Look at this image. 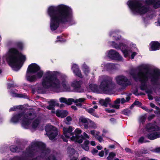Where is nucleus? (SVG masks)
Masks as SVG:
<instances>
[{
    "mask_svg": "<svg viewBox=\"0 0 160 160\" xmlns=\"http://www.w3.org/2000/svg\"><path fill=\"white\" fill-rule=\"evenodd\" d=\"M154 116H155V115H154L149 116L148 117V119H152V118H154Z\"/></svg>",
    "mask_w": 160,
    "mask_h": 160,
    "instance_id": "nucleus-64",
    "label": "nucleus"
},
{
    "mask_svg": "<svg viewBox=\"0 0 160 160\" xmlns=\"http://www.w3.org/2000/svg\"><path fill=\"white\" fill-rule=\"evenodd\" d=\"M86 100L85 98H81L79 99H74V101L73 102H74L75 103H78V102H84Z\"/></svg>",
    "mask_w": 160,
    "mask_h": 160,
    "instance_id": "nucleus-35",
    "label": "nucleus"
},
{
    "mask_svg": "<svg viewBox=\"0 0 160 160\" xmlns=\"http://www.w3.org/2000/svg\"><path fill=\"white\" fill-rule=\"evenodd\" d=\"M146 128L147 132L144 135L149 139L153 140L160 137V127L150 123L147 124Z\"/></svg>",
    "mask_w": 160,
    "mask_h": 160,
    "instance_id": "nucleus-10",
    "label": "nucleus"
},
{
    "mask_svg": "<svg viewBox=\"0 0 160 160\" xmlns=\"http://www.w3.org/2000/svg\"><path fill=\"white\" fill-rule=\"evenodd\" d=\"M105 67L110 69L116 68V65L113 63H107L105 65Z\"/></svg>",
    "mask_w": 160,
    "mask_h": 160,
    "instance_id": "nucleus-29",
    "label": "nucleus"
},
{
    "mask_svg": "<svg viewBox=\"0 0 160 160\" xmlns=\"http://www.w3.org/2000/svg\"><path fill=\"white\" fill-rule=\"evenodd\" d=\"M146 119L145 116H141L139 118V121L140 123H143L144 122Z\"/></svg>",
    "mask_w": 160,
    "mask_h": 160,
    "instance_id": "nucleus-39",
    "label": "nucleus"
},
{
    "mask_svg": "<svg viewBox=\"0 0 160 160\" xmlns=\"http://www.w3.org/2000/svg\"><path fill=\"white\" fill-rule=\"evenodd\" d=\"M98 152V150H97L95 149H93L92 150V153L93 154H94L95 153H97Z\"/></svg>",
    "mask_w": 160,
    "mask_h": 160,
    "instance_id": "nucleus-55",
    "label": "nucleus"
},
{
    "mask_svg": "<svg viewBox=\"0 0 160 160\" xmlns=\"http://www.w3.org/2000/svg\"><path fill=\"white\" fill-rule=\"evenodd\" d=\"M115 79L117 84L123 87H126L131 84L130 81L123 75L118 76L115 78Z\"/></svg>",
    "mask_w": 160,
    "mask_h": 160,
    "instance_id": "nucleus-12",
    "label": "nucleus"
},
{
    "mask_svg": "<svg viewBox=\"0 0 160 160\" xmlns=\"http://www.w3.org/2000/svg\"><path fill=\"white\" fill-rule=\"evenodd\" d=\"M108 57L110 58L118 61H122V58L116 51L111 49L107 52Z\"/></svg>",
    "mask_w": 160,
    "mask_h": 160,
    "instance_id": "nucleus-14",
    "label": "nucleus"
},
{
    "mask_svg": "<svg viewBox=\"0 0 160 160\" xmlns=\"http://www.w3.org/2000/svg\"><path fill=\"white\" fill-rule=\"evenodd\" d=\"M56 101L55 99L51 100L50 102L49 105L47 107V108L49 110H52V112L54 113L55 112L53 111V108L54 107V105L56 103Z\"/></svg>",
    "mask_w": 160,
    "mask_h": 160,
    "instance_id": "nucleus-24",
    "label": "nucleus"
},
{
    "mask_svg": "<svg viewBox=\"0 0 160 160\" xmlns=\"http://www.w3.org/2000/svg\"><path fill=\"white\" fill-rule=\"evenodd\" d=\"M123 113L125 115L129 116L131 114V112L129 110H125L123 111Z\"/></svg>",
    "mask_w": 160,
    "mask_h": 160,
    "instance_id": "nucleus-40",
    "label": "nucleus"
},
{
    "mask_svg": "<svg viewBox=\"0 0 160 160\" xmlns=\"http://www.w3.org/2000/svg\"><path fill=\"white\" fill-rule=\"evenodd\" d=\"M57 40L55 41L56 42H58V41H62V38L60 36H58L57 37Z\"/></svg>",
    "mask_w": 160,
    "mask_h": 160,
    "instance_id": "nucleus-49",
    "label": "nucleus"
},
{
    "mask_svg": "<svg viewBox=\"0 0 160 160\" xmlns=\"http://www.w3.org/2000/svg\"><path fill=\"white\" fill-rule=\"evenodd\" d=\"M67 76L60 72L56 71H48L43 76L41 83H38L31 88L34 92L37 91L39 93L44 92L46 89L50 87L54 88L56 92H82L84 90L82 88V82L76 80L73 81L71 84L73 88L72 89L68 82Z\"/></svg>",
    "mask_w": 160,
    "mask_h": 160,
    "instance_id": "nucleus-1",
    "label": "nucleus"
},
{
    "mask_svg": "<svg viewBox=\"0 0 160 160\" xmlns=\"http://www.w3.org/2000/svg\"><path fill=\"white\" fill-rule=\"evenodd\" d=\"M142 108L144 109V110H145L146 111L148 112H150L152 111V110H150L148 109V108L146 107H142Z\"/></svg>",
    "mask_w": 160,
    "mask_h": 160,
    "instance_id": "nucleus-48",
    "label": "nucleus"
},
{
    "mask_svg": "<svg viewBox=\"0 0 160 160\" xmlns=\"http://www.w3.org/2000/svg\"><path fill=\"white\" fill-rule=\"evenodd\" d=\"M133 93L136 96H138L139 95V94H138V91L137 90L136 91H133Z\"/></svg>",
    "mask_w": 160,
    "mask_h": 160,
    "instance_id": "nucleus-57",
    "label": "nucleus"
},
{
    "mask_svg": "<svg viewBox=\"0 0 160 160\" xmlns=\"http://www.w3.org/2000/svg\"><path fill=\"white\" fill-rule=\"evenodd\" d=\"M96 138H97L98 140L100 142H102L103 141L102 137L100 135L97 137Z\"/></svg>",
    "mask_w": 160,
    "mask_h": 160,
    "instance_id": "nucleus-44",
    "label": "nucleus"
},
{
    "mask_svg": "<svg viewBox=\"0 0 160 160\" xmlns=\"http://www.w3.org/2000/svg\"><path fill=\"white\" fill-rule=\"evenodd\" d=\"M105 111L108 113H111V112H114L115 111L113 109H106Z\"/></svg>",
    "mask_w": 160,
    "mask_h": 160,
    "instance_id": "nucleus-46",
    "label": "nucleus"
},
{
    "mask_svg": "<svg viewBox=\"0 0 160 160\" xmlns=\"http://www.w3.org/2000/svg\"><path fill=\"white\" fill-rule=\"evenodd\" d=\"M83 136L85 138H89V136L86 133L84 132L83 133Z\"/></svg>",
    "mask_w": 160,
    "mask_h": 160,
    "instance_id": "nucleus-54",
    "label": "nucleus"
},
{
    "mask_svg": "<svg viewBox=\"0 0 160 160\" xmlns=\"http://www.w3.org/2000/svg\"><path fill=\"white\" fill-rule=\"evenodd\" d=\"M89 127L93 128H96L97 127L96 124L93 121H90L89 122Z\"/></svg>",
    "mask_w": 160,
    "mask_h": 160,
    "instance_id": "nucleus-37",
    "label": "nucleus"
},
{
    "mask_svg": "<svg viewBox=\"0 0 160 160\" xmlns=\"http://www.w3.org/2000/svg\"><path fill=\"white\" fill-rule=\"evenodd\" d=\"M90 133L93 137L96 138L100 135V132L98 131H96L95 130H92L90 131Z\"/></svg>",
    "mask_w": 160,
    "mask_h": 160,
    "instance_id": "nucleus-30",
    "label": "nucleus"
},
{
    "mask_svg": "<svg viewBox=\"0 0 160 160\" xmlns=\"http://www.w3.org/2000/svg\"><path fill=\"white\" fill-rule=\"evenodd\" d=\"M79 122L86 123L88 122L87 119L83 117H81L79 119Z\"/></svg>",
    "mask_w": 160,
    "mask_h": 160,
    "instance_id": "nucleus-34",
    "label": "nucleus"
},
{
    "mask_svg": "<svg viewBox=\"0 0 160 160\" xmlns=\"http://www.w3.org/2000/svg\"><path fill=\"white\" fill-rule=\"evenodd\" d=\"M35 149H40L42 151V154L45 156L48 155L50 152L49 149L45 148V144L42 142H38L32 143L31 146L29 147L28 152L31 153Z\"/></svg>",
    "mask_w": 160,
    "mask_h": 160,
    "instance_id": "nucleus-11",
    "label": "nucleus"
},
{
    "mask_svg": "<svg viewBox=\"0 0 160 160\" xmlns=\"http://www.w3.org/2000/svg\"><path fill=\"white\" fill-rule=\"evenodd\" d=\"M89 142L88 140H86L81 145L82 148L85 151H88L89 148L88 145Z\"/></svg>",
    "mask_w": 160,
    "mask_h": 160,
    "instance_id": "nucleus-26",
    "label": "nucleus"
},
{
    "mask_svg": "<svg viewBox=\"0 0 160 160\" xmlns=\"http://www.w3.org/2000/svg\"><path fill=\"white\" fill-rule=\"evenodd\" d=\"M130 99V98L129 96L127 97L126 99L124 98H122L121 100H120V98H118L114 101V104L112 105V107L118 109L119 108L120 105L119 104L120 102H121L122 103H124L125 102L128 101Z\"/></svg>",
    "mask_w": 160,
    "mask_h": 160,
    "instance_id": "nucleus-15",
    "label": "nucleus"
},
{
    "mask_svg": "<svg viewBox=\"0 0 160 160\" xmlns=\"http://www.w3.org/2000/svg\"><path fill=\"white\" fill-rule=\"evenodd\" d=\"M90 144L92 146H94L96 145L95 141H92L90 142Z\"/></svg>",
    "mask_w": 160,
    "mask_h": 160,
    "instance_id": "nucleus-58",
    "label": "nucleus"
},
{
    "mask_svg": "<svg viewBox=\"0 0 160 160\" xmlns=\"http://www.w3.org/2000/svg\"><path fill=\"white\" fill-rule=\"evenodd\" d=\"M156 25L160 26V14L159 15L157 22H155Z\"/></svg>",
    "mask_w": 160,
    "mask_h": 160,
    "instance_id": "nucleus-50",
    "label": "nucleus"
},
{
    "mask_svg": "<svg viewBox=\"0 0 160 160\" xmlns=\"http://www.w3.org/2000/svg\"><path fill=\"white\" fill-rule=\"evenodd\" d=\"M71 152L72 153L70 156L71 160H77L78 156V153L73 149L71 150Z\"/></svg>",
    "mask_w": 160,
    "mask_h": 160,
    "instance_id": "nucleus-23",
    "label": "nucleus"
},
{
    "mask_svg": "<svg viewBox=\"0 0 160 160\" xmlns=\"http://www.w3.org/2000/svg\"><path fill=\"white\" fill-rule=\"evenodd\" d=\"M127 4L132 14L142 15L149 12L150 5L156 9L160 8V0H130Z\"/></svg>",
    "mask_w": 160,
    "mask_h": 160,
    "instance_id": "nucleus-4",
    "label": "nucleus"
},
{
    "mask_svg": "<svg viewBox=\"0 0 160 160\" xmlns=\"http://www.w3.org/2000/svg\"><path fill=\"white\" fill-rule=\"evenodd\" d=\"M155 100L156 101H160V98L156 97L155 98Z\"/></svg>",
    "mask_w": 160,
    "mask_h": 160,
    "instance_id": "nucleus-62",
    "label": "nucleus"
},
{
    "mask_svg": "<svg viewBox=\"0 0 160 160\" xmlns=\"http://www.w3.org/2000/svg\"><path fill=\"white\" fill-rule=\"evenodd\" d=\"M57 155L56 152H54L53 154H51L46 160H56V156Z\"/></svg>",
    "mask_w": 160,
    "mask_h": 160,
    "instance_id": "nucleus-31",
    "label": "nucleus"
},
{
    "mask_svg": "<svg viewBox=\"0 0 160 160\" xmlns=\"http://www.w3.org/2000/svg\"><path fill=\"white\" fill-rule=\"evenodd\" d=\"M149 50L150 51H154L160 49V44L158 42H151L149 44Z\"/></svg>",
    "mask_w": 160,
    "mask_h": 160,
    "instance_id": "nucleus-17",
    "label": "nucleus"
},
{
    "mask_svg": "<svg viewBox=\"0 0 160 160\" xmlns=\"http://www.w3.org/2000/svg\"><path fill=\"white\" fill-rule=\"evenodd\" d=\"M17 90L15 89H12L10 92V94L12 97L25 98L27 96L25 94L17 93Z\"/></svg>",
    "mask_w": 160,
    "mask_h": 160,
    "instance_id": "nucleus-18",
    "label": "nucleus"
},
{
    "mask_svg": "<svg viewBox=\"0 0 160 160\" xmlns=\"http://www.w3.org/2000/svg\"><path fill=\"white\" fill-rule=\"evenodd\" d=\"M66 120H67V122H66V123L67 124H69L70 123L69 122L72 121V118L70 116H68L66 118Z\"/></svg>",
    "mask_w": 160,
    "mask_h": 160,
    "instance_id": "nucleus-42",
    "label": "nucleus"
},
{
    "mask_svg": "<svg viewBox=\"0 0 160 160\" xmlns=\"http://www.w3.org/2000/svg\"><path fill=\"white\" fill-rule=\"evenodd\" d=\"M116 154L115 153L110 152L108 156L107 157V159L108 160H113V158L116 156Z\"/></svg>",
    "mask_w": 160,
    "mask_h": 160,
    "instance_id": "nucleus-32",
    "label": "nucleus"
},
{
    "mask_svg": "<svg viewBox=\"0 0 160 160\" xmlns=\"http://www.w3.org/2000/svg\"><path fill=\"white\" fill-rule=\"evenodd\" d=\"M10 151L12 152H16L17 151L18 148L14 145L11 146L10 147Z\"/></svg>",
    "mask_w": 160,
    "mask_h": 160,
    "instance_id": "nucleus-36",
    "label": "nucleus"
},
{
    "mask_svg": "<svg viewBox=\"0 0 160 160\" xmlns=\"http://www.w3.org/2000/svg\"><path fill=\"white\" fill-rule=\"evenodd\" d=\"M56 116L59 118H63L68 115V112L66 110H57L55 112Z\"/></svg>",
    "mask_w": 160,
    "mask_h": 160,
    "instance_id": "nucleus-19",
    "label": "nucleus"
},
{
    "mask_svg": "<svg viewBox=\"0 0 160 160\" xmlns=\"http://www.w3.org/2000/svg\"><path fill=\"white\" fill-rule=\"evenodd\" d=\"M41 121V117L31 112L15 113L10 120V122L14 124L20 122L22 126L25 128H32L33 129L36 128Z\"/></svg>",
    "mask_w": 160,
    "mask_h": 160,
    "instance_id": "nucleus-3",
    "label": "nucleus"
},
{
    "mask_svg": "<svg viewBox=\"0 0 160 160\" xmlns=\"http://www.w3.org/2000/svg\"><path fill=\"white\" fill-rule=\"evenodd\" d=\"M87 111L89 113L92 114L93 116L99 118L98 115L95 112V110L93 108H90L87 109Z\"/></svg>",
    "mask_w": 160,
    "mask_h": 160,
    "instance_id": "nucleus-27",
    "label": "nucleus"
},
{
    "mask_svg": "<svg viewBox=\"0 0 160 160\" xmlns=\"http://www.w3.org/2000/svg\"><path fill=\"white\" fill-rule=\"evenodd\" d=\"M82 69L85 75L86 76H88L90 72L89 67L86 64L84 63L82 65Z\"/></svg>",
    "mask_w": 160,
    "mask_h": 160,
    "instance_id": "nucleus-22",
    "label": "nucleus"
},
{
    "mask_svg": "<svg viewBox=\"0 0 160 160\" xmlns=\"http://www.w3.org/2000/svg\"><path fill=\"white\" fill-rule=\"evenodd\" d=\"M45 130L47 133L48 134L50 139L52 140L58 135V132L57 129L51 125H47L45 128Z\"/></svg>",
    "mask_w": 160,
    "mask_h": 160,
    "instance_id": "nucleus-13",
    "label": "nucleus"
},
{
    "mask_svg": "<svg viewBox=\"0 0 160 160\" xmlns=\"http://www.w3.org/2000/svg\"><path fill=\"white\" fill-rule=\"evenodd\" d=\"M71 69L73 73L76 76L80 78H82L81 71L79 69L78 66L77 64H72Z\"/></svg>",
    "mask_w": 160,
    "mask_h": 160,
    "instance_id": "nucleus-16",
    "label": "nucleus"
},
{
    "mask_svg": "<svg viewBox=\"0 0 160 160\" xmlns=\"http://www.w3.org/2000/svg\"><path fill=\"white\" fill-rule=\"evenodd\" d=\"M6 57L10 66L16 71L20 69L26 60L25 55L19 52L17 49L14 47L9 49Z\"/></svg>",
    "mask_w": 160,
    "mask_h": 160,
    "instance_id": "nucleus-6",
    "label": "nucleus"
},
{
    "mask_svg": "<svg viewBox=\"0 0 160 160\" xmlns=\"http://www.w3.org/2000/svg\"><path fill=\"white\" fill-rule=\"evenodd\" d=\"M110 101L109 98H107L105 99H101L99 100V102L102 105L107 106V104Z\"/></svg>",
    "mask_w": 160,
    "mask_h": 160,
    "instance_id": "nucleus-25",
    "label": "nucleus"
},
{
    "mask_svg": "<svg viewBox=\"0 0 160 160\" xmlns=\"http://www.w3.org/2000/svg\"><path fill=\"white\" fill-rule=\"evenodd\" d=\"M20 106H14L11 108L10 110L9 111H16L18 109L20 108Z\"/></svg>",
    "mask_w": 160,
    "mask_h": 160,
    "instance_id": "nucleus-41",
    "label": "nucleus"
},
{
    "mask_svg": "<svg viewBox=\"0 0 160 160\" xmlns=\"http://www.w3.org/2000/svg\"><path fill=\"white\" fill-rule=\"evenodd\" d=\"M98 82L100 83L99 88L96 84L89 85V88L92 92L110 94L116 86V84L112 81V78L107 75L99 76Z\"/></svg>",
    "mask_w": 160,
    "mask_h": 160,
    "instance_id": "nucleus-5",
    "label": "nucleus"
},
{
    "mask_svg": "<svg viewBox=\"0 0 160 160\" xmlns=\"http://www.w3.org/2000/svg\"><path fill=\"white\" fill-rule=\"evenodd\" d=\"M15 44L17 47L20 49H22L24 46L23 42L20 41L16 42Z\"/></svg>",
    "mask_w": 160,
    "mask_h": 160,
    "instance_id": "nucleus-28",
    "label": "nucleus"
},
{
    "mask_svg": "<svg viewBox=\"0 0 160 160\" xmlns=\"http://www.w3.org/2000/svg\"><path fill=\"white\" fill-rule=\"evenodd\" d=\"M33 160H43V159L42 157H38L36 158H35Z\"/></svg>",
    "mask_w": 160,
    "mask_h": 160,
    "instance_id": "nucleus-53",
    "label": "nucleus"
},
{
    "mask_svg": "<svg viewBox=\"0 0 160 160\" xmlns=\"http://www.w3.org/2000/svg\"><path fill=\"white\" fill-rule=\"evenodd\" d=\"M102 132L103 133L102 134V136H104L105 133L108 132V131L106 129H104L103 130Z\"/></svg>",
    "mask_w": 160,
    "mask_h": 160,
    "instance_id": "nucleus-56",
    "label": "nucleus"
},
{
    "mask_svg": "<svg viewBox=\"0 0 160 160\" xmlns=\"http://www.w3.org/2000/svg\"><path fill=\"white\" fill-rule=\"evenodd\" d=\"M12 160H22V159L20 157H15L13 158Z\"/></svg>",
    "mask_w": 160,
    "mask_h": 160,
    "instance_id": "nucleus-43",
    "label": "nucleus"
},
{
    "mask_svg": "<svg viewBox=\"0 0 160 160\" xmlns=\"http://www.w3.org/2000/svg\"><path fill=\"white\" fill-rule=\"evenodd\" d=\"M43 75V72L36 63H32L28 67L26 75V80L30 82H34L37 79L41 78Z\"/></svg>",
    "mask_w": 160,
    "mask_h": 160,
    "instance_id": "nucleus-8",
    "label": "nucleus"
},
{
    "mask_svg": "<svg viewBox=\"0 0 160 160\" xmlns=\"http://www.w3.org/2000/svg\"><path fill=\"white\" fill-rule=\"evenodd\" d=\"M111 122L112 124H114L116 122V121L115 119L114 118H111L110 119Z\"/></svg>",
    "mask_w": 160,
    "mask_h": 160,
    "instance_id": "nucleus-47",
    "label": "nucleus"
},
{
    "mask_svg": "<svg viewBox=\"0 0 160 160\" xmlns=\"http://www.w3.org/2000/svg\"><path fill=\"white\" fill-rule=\"evenodd\" d=\"M110 44L112 47L117 49L121 50L125 58L131 57L133 59L137 54L138 49L136 47L135 44L132 42H128L127 45L124 43H121L118 45L114 41L109 42Z\"/></svg>",
    "mask_w": 160,
    "mask_h": 160,
    "instance_id": "nucleus-7",
    "label": "nucleus"
},
{
    "mask_svg": "<svg viewBox=\"0 0 160 160\" xmlns=\"http://www.w3.org/2000/svg\"><path fill=\"white\" fill-rule=\"evenodd\" d=\"M125 150L127 152H131V150L128 148H126Z\"/></svg>",
    "mask_w": 160,
    "mask_h": 160,
    "instance_id": "nucleus-60",
    "label": "nucleus"
},
{
    "mask_svg": "<svg viewBox=\"0 0 160 160\" xmlns=\"http://www.w3.org/2000/svg\"><path fill=\"white\" fill-rule=\"evenodd\" d=\"M73 128L71 126L68 127H63V131L64 136L67 138H70L71 140L75 142L81 143L83 140L82 136H80L82 131L79 128H77L73 132Z\"/></svg>",
    "mask_w": 160,
    "mask_h": 160,
    "instance_id": "nucleus-9",
    "label": "nucleus"
},
{
    "mask_svg": "<svg viewBox=\"0 0 160 160\" xmlns=\"http://www.w3.org/2000/svg\"><path fill=\"white\" fill-rule=\"evenodd\" d=\"M47 13L50 17V27L52 31L57 30L60 23L69 26L76 23L72 9L67 5L61 4L49 6Z\"/></svg>",
    "mask_w": 160,
    "mask_h": 160,
    "instance_id": "nucleus-2",
    "label": "nucleus"
},
{
    "mask_svg": "<svg viewBox=\"0 0 160 160\" xmlns=\"http://www.w3.org/2000/svg\"><path fill=\"white\" fill-rule=\"evenodd\" d=\"M71 107H72V108L73 109L75 110H77V108L75 106H72Z\"/></svg>",
    "mask_w": 160,
    "mask_h": 160,
    "instance_id": "nucleus-61",
    "label": "nucleus"
},
{
    "mask_svg": "<svg viewBox=\"0 0 160 160\" xmlns=\"http://www.w3.org/2000/svg\"><path fill=\"white\" fill-rule=\"evenodd\" d=\"M119 32L118 30H116L115 31H111L110 32L109 35L111 37H112L116 41H118L121 39L120 36H118L116 37V36L118 35V33Z\"/></svg>",
    "mask_w": 160,
    "mask_h": 160,
    "instance_id": "nucleus-21",
    "label": "nucleus"
},
{
    "mask_svg": "<svg viewBox=\"0 0 160 160\" xmlns=\"http://www.w3.org/2000/svg\"><path fill=\"white\" fill-rule=\"evenodd\" d=\"M104 154V152L103 151H102L98 153V155L100 157H103Z\"/></svg>",
    "mask_w": 160,
    "mask_h": 160,
    "instance_id": "nucleus-51",
    "label": "nucleus"
},
{
    "mask_svg": "<svg viewBox=\"0 0 160 160\" xmlns=\"http://www.w3.org/2000/svg\"><path fill=\"white\" fill-rule=\"evenodd\" d=\"M133 105H136L140 106L141 105V103L138 101H135L133 103Z\"/></svg>",
    "mask_w": 160,
    "mask_h": 160,
    "instance_id": "nucleus-45",
    "label": "nucleus"
},
{
    "mask_svg": "<svg viewBox=\"0 0 160 160\" xmlns=\"http://www.w3.org/2000/svg\"><path fill=\"white\" fill-rule=\"evenodd\" d=\"M146 85H147V88H146V89H142V90H145V91H146V92L148 94V97L149 99H150V100H152V98H153L150 95H149L151 93L152 91L151 90H148L147 89V88H148V86H147V83H146Z\"/></svg>",
    "mask_w": 160,
    "mask_h": 160,
    "instance_id": "nucleus-33",
    "label": "nucleus"
},
{
    "mask_svg": "<svg viewBox=\"0 0 160 160\" xmlns=\"http://www.w3.org/2000/svg\"><path fill=\"white\" fill-rule=\"evenodd\" d=\"M60 102H63L68 105L71 104L74 101V99L73 98H68L67 99L64 98H59Z\"/></svg>",
    "mask_w": 160,
    "mask_h": 160,
    "instance_id": "nucleus-20",
    "label": "nucleus"
},
{
    "mask_svg": "<svg viewBox=\"0 0 160 160\" xmlns=\"http://www.w3.org/2000/svg\"><path fill=\"white\" fill-rule=\"evenodd\" d=\"M154 152H160V147L156 148L154 150Z\"/></svg>",
    "mask_w": 160,
    "mask_h": 160,
    "instance_id": "nucleus-52",
    "label": "nucleus"
},
{
    "mask_svg": "<svg viewBox=\"0 0 160 160\" xmlns=\"http://www.w3.org/2000/svg\"><path fill=\"white\" fill-rule=\"evenodd\" d=\"M97 148L99 150H101L102 148V147L100 145L97 146Z\"/></svg>",
    "mask_w": 160,
    "mask_h": 160,
    "instance_id": "nucleus-59",
    "label": "nucleus"
},
{
    "mask_svg": "<svg viewBox=\"0 0 160 160\" xmlns=\"http://www.w3.org/2000/svg\"><path fill=\"white\" fill-rule=\"evenodd\" d=\"M147 142V141L145 139V138L143 137H140L138 140V142L140 143H145Z\"/></svg>",
    "mask_w": 160,
    "mask_h": 160,
    "instance_id": "nucleus-38",
    "label": "nucleus"
},
{
    "mask_svg": "<svg viewBox=\"0 0 160 160\" xmlns=\"http://www.w3.org/2000/svg\"><path fill=\"white\" fill-rule=\"evenodd\" d=\"M150 106L152 108H154V107H155V105L152 103H150Z\"/></svg>",
    "mask_w": 160,
    "mask_h": 160,
    "instance_id": "nucleus-63",
    "label": "nucleus"
}]
</instances>
